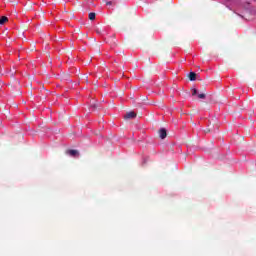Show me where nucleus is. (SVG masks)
<instances>
[{
	"label": "nucleus",
	"mask_w": 256,
	"mask_h": 256,
	"mask_svg": "<svg viewBox=\"0 0 256 256\" xmlns=\"http://www.w3.org/2000/svg\"><path fill=\"white\" fill-rule=\"evenodd\" d=\"M137 117V113L134 111L127 112L126 115H124V119H135Z\"/></svg>",
	"instance_id": "1"
},
{
	"label": "nucleus",
	"mask_w": 256,
	"mask_h": 256,
	"mask_svg": "<svg viewBox=\"0 0 256 256\" xmlns=\"http://www.w3.org/2000/svg\"><path fill=\"white\" fill-rule=\"evenodd\" d=\"M158 135H159L160 139H165V137H167V130L165 128H161L158 131Z\"/></svg>",
	"instance_id": "2"
},
{
	"label": "nucleus",
	"mask_w": 256,
	"mask_h": 256,
	"mask_svg": "<svg viewBox=\"0 0 256 256\" xmlns=\"http://www.w3.org/2000/svg\"><path fill=\"white\" fill-rule=\"evenodd\" d=\"M67 155H70V157H79V151L77 150H67Z\"/></svg>",
	"instance_id": "3"
},
{
	"label": "nucleus",
	"mask_w": 256,
	"mask_h": 256,
	"mask_svg": "<svg viewBox=\"0 0 256 256\" xmlns=\"http://www.w3.org/2000/svg\"><path fill=\"white\" fill-rule=\"evenodd\" d=\"M188 77L190 81H195L197 79V74L195 72H190Z\"/></svg>",
	"instance_id": "4"
},
{
	"label": "nucleus",
	"mask_w": 256,
	"mask_h": 256,
	"mask_svg": "<svg viewBox=\"0 0 256 256\" xmlns=\"http://www.w3.org/2000/svg\"><path fill=\"white\" fill-rule=\"evenodd\" d=\"M7 21H9V18H7V16H2L0 18V25H5V23H7Z\"/></svg>",
	"instance_id": "5"
},
{
	"label": "nucleus",
	"mask_w": 256,
	"mask_h": 256,
	"mask_svg": "<svg viewBox=\"0 0 256 256\" xmlns=\"http://www.w3.org/2000/svg\"><path fill=\"white\" fill-rule=\"evenodd\" d=\"M95 17H97V14H95V12L89 13V19H90V21H95Z\"/></svg>",
	"instance_id": "6"
},
{
	"label": "nucleus",
	"mask_w": 256,
	"mask_h": 256,
	"mask_svg": "<svg viewBox=\"0 0 256 256\" xmlns=\"http://www.w3.org/2000/svg\"><path fill=\"white\" fill-rule=\"evenodd\" d=\"M195 95H197V89L192 88V96L195 97Z\"/></svg>",
	"instance_id": "7"
},
{
	"label": "nucleus",
	"mask_w": 256,
	"mask_h": 256,
	"mask_svg": "<svg viewBox=\"0 0 256 256\" xmlns=\"http://www.w3.org/2000/svg\"><path fill=\"white\" fill-rule=\"evenodd\" d=\"M198 98H199V99H205V94H203V93H202V94H199V95H198Z\"/></svg>",
	"instance_id": "8"
},
{
	"label": "nucleus",
	"mask_w": 256,
	"mask_h": 256,
	"mask_svg": "<svg viewBox=\"0 0 256 256\" xmlns=\"http://www.w3.org/2000/svg\"><path fill=\"white\" fill-rule=\"evenodd\" d=\"M210 132H211V130H209V129L204 130V133H210Z\"/></svg>",
	"instance_id": "9"
},
{
	"label": "nucleus",
	"mask_w": 256,
	"mask_h": 256,
	"mask_svg": "<svg viewBox=\"0 0 256 256\" xmlns=\"http://www.w3.org/2000/svg\"><path fill=\"white\" fill-rule=\"evenodd\" d=\"M106 5H112V2H106Z\"/></svg>",
	"instance_id": "10"
}]
</instances>
